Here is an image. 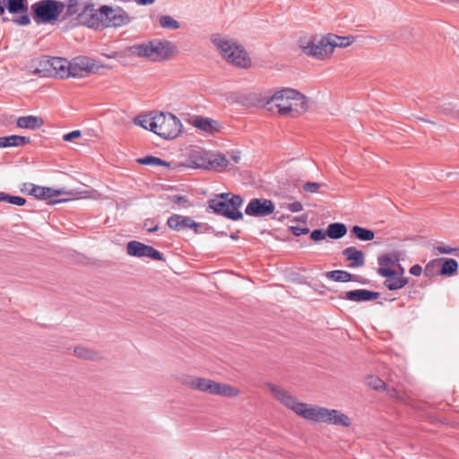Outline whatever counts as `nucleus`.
Instances as JSON below:
<instances>
[{"instance_id": "obj_14", "label": "nucleus", "mask_w": 459, "mask_h": 459, "mask_svg": "<svg viewBox=\"0 0 459 459\" xmlns=\"http://www.w3.org/2000/svg\"><path fill=\"white\" fill-rule=\"evenodd\" d=\"M332 409L307 403L302 411L300 418L314 423H329Z\"/></svg>"}, {"instance_id": "obj_29", "label": "nucleus", "mask_w": 459, "mask_h": 459, "mask_svg": "<svg viewBox=\"0 0 459 459\" xmlns=\"http://www.w3.org/2000/svg\"><path fill=\"white\" fill-rule=\"evenodd\" d=\"M326 277L329 280L339 281V282H347L351 281L352 275L342 270L331 271L326 273Z\"/></svg>"}, {"instance_id": "obj_21", "label": "nucleus", "mask_w": 459, "mask_h": 459, "mask_svg": "<svg viewBox=\"0 0 459 459\" xmlns=\"http://www.w3.org/2000/svg\"><path fill=\"white\" fill-rule=\"evenodd\" d=\"M399 257L395 254H385L378 257L377 273L380 276H390L393 273L394 267L398 264Z\"/></svg>"}, {"instance_id": "obj_49", "label": "nucleus", "mask_w": 459, "mask_h": 459, "mask_svg": "<svg viewBox=\"0 0 459 459\" xmlns=\"http://www.w3.org/2000/svg\"><path fill=\"white\" fill-rule=\"evenodd\" d=\"M138 5H151L156 2V0H134Z\"/></svg>"}, {"instance_id": "obj_1", "label": "nucleus", "mask_w": 459, "mask_h": 459, "mask_svg": "<svg viewBox=\"0 0 459 459\" xmlns=\"http://www.w3.org/2000/svg\"><path fill=\"white\" fill-rule=\"evenodd\" d=\"M355 42V38L327 33L322 36L304 35L299 38L298 47L307 56L317 61L329 60L336 48H346Z\"/></svg>"}, {"instance_id": "obj_17", "label": "nucleus", "mask_w": 459, "mask_h": 459, "mask_svg": "<svg viewBox=\"0 0 459 459\" xmlns=\"http://www.w3.org/2000/svg\"><path fill=\"white\" fill-rule=\"evenodd\" d=\"M168 226L176 231L191 230L195 234L201 233L202 224L195 221L191 217L173 214L167 221Z\"/></svg>"}, {"instance_id": "obj_12", "label": "nucleus", "mask_w": 459, "mask_h": 459, "mask_svg": "<svg viewBox=\"0 0 459 459\" xmlns=\"http://www.w3.org/2000/svg\"><path fill=\"white\" fill-rule=\"evenodd\" d=\"M63 64V57L44 56L30 60L27 68L30 73L40 77L60 78V72L64 71Z\"/></svg>"}, {"instance_id": "obj_24", "label": "nucleus", "mask_w": 459, "mask_h": 459, "mask_svg": "<svg viewBox=\"0 0 459 459\" xmlns=\"http://www.w3.org/2000/svg\"><path fill=\"white\" fill-rule=\"evenodd\" d=\"M347 261H350V267H361L365 264L364 253L354 247H349L342 251Z\"/></svg>"}, {"instance_id": "obj_2", "label": "nucleus", "mask_w": 459, "mask_h": 459, "mask_svg": "<svg viewBox=\"0 0 459 459\" xmlns=\"http://www.w3.org/2000/svg\"><path fill=\"white\" fill-rule=\"evenodd\" d=\"M211 42L220 57L230 66L249 70L255 67L251 53L238 39L223 34H212Z\"/></svg>"}, {"instance_id": "obj_34", "label": "nucleus", "mask_w": 459, "mask_h": 459, "mask_svg": "<svg viewBox=\"0 0 459 459\" xmlns=\"http://www.w3.org/2000/svg\"><path fill=\"white\" fill-rule=\"evenodd\" d=\"M366 384L368 386L377 391L385 390L386 388L385 382L381 378L374 376L368 377L366 380Z\"/></svg>"}, {"instance_id": "obj_40", "label": "nucleus", "mask_w": 459, "mask_h": 459, "mask_svg": "<svg viewBox=\"0 0 459 459\" xmlns=\"http://www.w3.org/2000/svg\"><path fill=\"white\" fill-rule=\"evenodd\" d=\"M321 185L319 183H316V182H308V183H306L304 186H303V188L306 192H308V193H316L319 188H320Z\"/></svg>"}, {"instance_id": "obj_8", "label": "nucleus", "mask_w": 459, "mask_h": 459, "mask_svg": "<svg viewBox=\"0 0 459 459\" xmlns=\"http://www.w3.org/2000/svg\"><path fill=\"white\" fill-rule=\"evenodd\" d=\"M129 22V17L120 8H112L107 5L100 7L91 16L90 25L96 28L121 27Z\"/></svg>"}, {"instance_id": "obj_11", "label": "nucleus", "mask_w": 459, "mask_h": 459, "mask_svg": "<svg viewBox=\"0 0 459 459\" xmlns=\"http://www.w3.org/2000/svg\"><path fill=\"white\" fill-rule=\"evenodd\" d=\"M21 190L22 193L30 195L37 199L44 200L49 204H55L71 200L70 198L57 199V197L64 195L75 196L84 194V192L82 191H65V189H56L53 187L37 186L32 183H24Z\"/></svg>"}, {"instance_id": "obj_36", "label": "nucleus", "mask_w": 459, "mask_h": 459, "mask_svg": "<svg viewBox=\"0 0 459 459\" xmlns=\"http://www.w3.org/2000/svg\"><path fill=\"white\" fill-rule=\"evenodd\" d=\"M16 126L22 129L32 130V116L20 117L16 119Z\"/></svg>"}, {"instance_id": "obj_32", "label": "nucleus", "mask_w": 459, "mask_h": 459, "mask_svg": "<svg viewBox=\"0 0 459 459\" xmlns=\"http://www.w3.org/2000/svg\"><path fill=\"white\" fill-rule=\"evenodd\" d=\"M7 10L12 13H25L27 10L26 0H8Z\"/></svg>"}, {"instance_id": "obj_16", "label": "nucleus", "mask_w": 459, "mask_h": 459, "mask_svg": "<svg viewBox=\"0 0 459 459\" xmlns=\"http://www.w3.org/2000/svg\"><path fill=\"white\" fill-rule=\"evenodd\" d=\"M126 252L131 256L150 257L153 260L160 261L162 255L152 247L141 243L139 241H130L126 245Z\"/></svg>"}, {"instance_id": "obj_13", "label": "nucleus", "mask_w": 459, "mask_h": 459, "mask_svg": "<svg viewBox=\"0 0 459 459\" xmlns=\"http://www.w3.org/2000/svg\"><path fill=\"white\" fill-rule=\"evenodd\" d=\"M65 7V4L56 0H41L31 6L34 12V19L39 23L56 21L64 12Z\"/></svg>"}, {"instance_id": "obj_26", "label": "nucleus", "mask_w": 459, "mask_h": 459, "mask_svg": "<svg viewBox=\"0 0 459 459\" xmlns=\"http://www.w3.org/2000/svg\"><path fill=\"white\" fill-rule=\"evenodd\" d=\"M30 143V139L21 135H9L0 137V148L4 147H20Z\"/></svg>"}, {"instance_id": "obj_31", "label": "nucleus", "mask_w": 459, "mask_h": 459, "mask_svg": "<svg viewBox=\"0 0 459 459\" xmlns=\"http://www.w3.org/2000/svg\"><path fill=\"white\" fill-rule=\"evenodd\" d=\"M458 270V263L452 258L445 260L440 270V275H453Z\"/></svg>"}, {"instance_id": "obj_9", "label": "nucleus", "mask_w": 459, "mask_h": 459, "mask_svg": "<svg viewBox=\"0 0 459 459\" xmlns=\"http://www.w3.org/2000/svg\"><path fill=\"white\" fill-rule=\"evenodd\" d=\"M243 204V199L239 195H230V194H221L216 198L209 201V208L214 212L221 214L229 219L238 221L243 218L239 207Z\"/></svg>"}, {"instance_id": "obj_51", "label": "nucleus", "mask_w": 459, "mask_h": 459, "mask_svg": "<svg viewBox=\"0 0 459 459\" xmlns=\"http://www.w3.org/2000/svg\"><path fill=\"white\" fill-rule=\"evenodd\" d=\"M10 195L4 192H0V202H8Z\"/></svg>"}, {"instance_id": "obj_4", "label": "nucleus", "mask_w": 459, "mask_h": 459, "mask_svg": "<svg viewBox=\"0 0 459 459\" xmlns=\"http://www.w3.org/2000/svg\"><path fill=\"white\" fill-rule=\"evenodd\" d=\"M268 106L271 111H277L281 116L297 117L308 108V98L293 88H282L265 101H259Z\"/></svg>"}, {"instance_id": "obj_20", "label": "nucleus", "mask_w": 459, "mask_h": 459, "mask_svg": "<svg viewBox=\"0 0 459 459\" xmlns=\"http://www.w3.org/2000/svg\"><path fill=\"white\" fill-rule=\"evenodd\" d=\"M399 272L393 270L390 276H383L385 278L384 281L385 287L390 290H396L403 288L408 283V279L404 276V269L401 264H398Z\"/></svg>"}, {"instance_id": "obj_52", "label": "nucleus", "mask_w": 459, "mask_h": 459, "mask_svg": "<svg viewBox=\"0 0 459 459\" xmlns=\"http://www.w3.org/2000/svg\"><path fill=\"white\" fill-rule=\"evenodd\" d=\"M456 56L459 57V52H458V53H456Z\"/></svg>"}, {"instance_id": "obj_6", "label": "nucleus", "mask_w": 459, "mask_h": 459, "mask_svg": "<svg viewBox=\"0 0 459 459\" xmlns=\"http://www.w3.org/2000/svg\"><path fill=\"white\" fill-rule=\"evenodd\" d=\"M130 53L153 61L165 60L178 53L177 47L167 40H153L133 46Z\"/></svg>"}, {"instance_id": "obj_38", "label": "nucleus", "mask_w": 459, "mask_h": 459, "mask_svg": "<svg viewBox=\"0 0 459 459\" xmlns=\"http://www.w3.org/2000/svg\"><path fill=\"white\" fill-rule=\"evenodd\" d=\"M171 202H173L174 204H179V205H182L183 207H186L188 205V199L186 196L185 195H173L171 198H170Z\"/></svg>"}, {"instance_id": "obj_48", "label": "nucleus", "mask_w": 459, "mask_h": 459, "mask_svg": "<svg viewBox=\"0 0 459 459\" xmlns=\"http://www.w3.org/2000/svg\"><path fill=\"white\" fill-rule=\"evenodd\" d=\"M144 227L146 228L148 232H154V231L158 230V229H159L158 224H155V225H153L152 223L149 224L148 221H146L144 223Z\"/></svg>"}, {"instance_id": "obj_22", "label": "nucleus", "mask_w": 459, "mask_h": 459, "mask_svg": "<svg viewBox=\"0 0 459 459\" xmlns=\"http://www.w3.org/2000/svg\"><path fill=\"white\" fill-rule=\"evenodd\" d=\"M210 152L198 150L194 152L188 160V167L193 169H209Z\"/></svg>"}, {"instance_id": "obj_50", "label": "nucleus", "mask_w": 459, "mask_h": 459, "mask_svg": "<svg viewBox=\"0 0 459 459\" xmlns=\"http://www.w3.org/2000/svg\"><path fill=\"white\" fill-rule=\"evenodd\" d=\"M437 250L441 253V254H452L455 249L454 248H451V247H439L437 248Z\"/></svg>"}, {"instance_id": "obj_42", "label": "nucleus", "mask_w": 459, "mask_h": 459, "mask_svg": "<svg viewBox=\"0 0 459 459\" xmlns=\"http://www.w3.org/2000/svg\"><path fill=\"white\" fill-rule=\"evenodd\" d=\"M285 207H286V209H288L289 211H290L292 212H299L302 211V209H303V205L299 202H293L290 204H287Z\"/></svg>"}, {"instance_id": "obj_37", "label": "nucleus", "mask_w": 459, "mask_h": 459, "mask_svg": "<svg viewBox=\"0 0 459 459\" xmlns=\"http://www.w3.org/2000/svg\"><path fill=\"white\" fill-rule=\"evenodd\" d=\"M327 237L326 231L323 230H315L311 232L310 238L314 241H321L324 240Z\"/></svg>"}, {"instance_id": "obj_15", "label": "nucleus", "mask_w": 459, "mask_h": 459, "mask_svg": "<svg viewBox=\"0 0 459 459\" xmlns=\"http://www.w3.org/2000/svg\"><path fill=\"white\" fill-rule=\"evenodd\" d=\"M274 204L269 199L254 198L246 207L245 212L248 216L264 217L274 212Z\"/></svg>"}, {"instance_id": "obj_7", "label": "nucleus", "mask_w": 459, "mask_h": 459, "mask_svg": "<svg viewBox=\"0 0 459 459\" xmlns=\"http://www.w3.org/2000/svg\"><path fill=\"white\" fill-rule=\"evenodd\" d=\"M63 62L64 71L60 72L61 79L84 78L97 73L100 69L94 59L84 56H76L70 61L63 58Z\"/></svg>"}, {"instance_id": "obj_35", "label": "nucleus", "mask_w": 459, "mask_h": 459, "mask_svg": "<svg viewBox=\"0 0 459 459\" xmlns=\"http://www.w3.org/2000/svg\"><path fill=\"white\" fill-rule=\"evenodd\" d=\"M160 24L162 28L169 30H176L179 27V23L171 16L163 15L160 18Z\"/></svg>"}, {"instance_id": "obj_27", "label": "nucleus", "mask_w": 459, "mask_h": 459, "mask_svg": "<svg viewBox=\"0 0 459 459\" xmlns=\"http://www.w3.org/2000/svg\"><path fill=\"white\" fill-rule=\"evenodd\" d=\"M347 233V228L343 223L335 222L331 223L327 227L326 234L327 237L333 239H338L345 236Z\"/></svg>"}, {"instance_id": "obj_3", "label": "nucleus", "mask_w": 459, "mask_h": 459, "mask_svg": "<svg viewBox=\"0 0 459 459\" xmlns=\"http://www.w3.org/2000/svg\"><path fill=\"white\" fill-rule=\"evenodd\" d=\"M134 123L164 140H174L183 133L181 120L172 113L152 112L139 115L134 119Z\"/></svg>"}, {"instance_id": "obj_41", "label": "nucleus", "mask_w": 459, "mask_h": 459, "mask_svg": "<svg viewBox=\"0 0 459 459\" xmlns=\"http://www.w3.org/2000/svg\"><path fill=\"white\" fill-rule=\"evenodd\" d=\"M82 135V132L80 130H74L68 134L63 135V140L65 142H71L74 139L79 138Z\"/></svg>"}, {"instance_id": "obj_47", "label": "nucleus", "mask_w": 459, "mask_h": 459, "mask_svg": "<svg viewBox=\"0 0 459 459\" xmlns=\"http://www.w3.org/2000/svg\"><path fill=\"white\" fill-rule=\"evenodd\" d=\"M388 395L396 400H403V397L399 394L398 391L395 388L387 389Z\"/></svg>"}, {"instance_id": "obj_46", "label": "nucleus", "mask_w": 459, "mask_h": 459, "mask_svg": "<svg viewBox=\"0 0 459 459\" xmlns=\"http://www.w3.org/2000/svg\"><path fill=\"white\" fill-rule=\"evenodd\" d=\"M422 273V268L420 264H414L410 269V273L414 276H420Z\"/></svg>"}, {"instance_id": "obj_45", "label": "nucleus", "mask_w": 459, "mask_h": 459, "mask_svg": "<svg viewBox=\"0 0 459 459\" xmlns=\"http://www.w3.org/2000/svg\"><path fill=\"white\" fill-rule=\"evenodd\" d=\"M43 124L44 120L41 117L32 116V130L41 127Z\"/></svg>"}, {"instance_id": "obj_25", "label": "nucleus", "mask_w": 459, "mask_h": 459, "mask_svg": "<svg viewBox=\"0 0 459 459\" xmlns=\"http://www.w3.org/2000/svg\"><path fill=\"white\" fill-rule=\"evenodd\" d=\"M328 425L350 428L352 425L351 418L337 409H332Z\"/></svg>"}, {"instance_id": "obj_30", "label": "nucleus", "mask_w": 459, "mask_h": 459, "mask_svg": "<svg viewBox=\"0 0 459 459\" xmlns=\"http://www.w3.org/2000/svg\"><path fill=\"white\" fill-rule=\"evenodd\" d=\"M351 232L360 240L369 241L375 238V233L368 229L359 226H353Z\"/></svg>"}, {"instance_id": "obj_44", "label": "nucleus", "mask_w": 459, "mask_h": 459, "mask_svg": "<svg viewBox=\"0 0 459 459\" xmlns=\"http://www.w3.org/2000/svg\"><path fill=\"white\" fill-rule=\"evenodd\" d=\"M14 22L19 25H28L30 22V20L26 13H23L18 19H15Z\"/></svg>"}, {"instance_id": "obj_28", "label": "nucleus", "mask_w": 459, "mask_h": 459, "mask_svg": "<svg viewBox=\"0 0 459 459\" xmlns=\"http://www.w3.org/2000/svg\"><path fill=\"white\" fill-rule=\"evenodd\" d=\"M74 355L83 359L95 360L100 358L98 352L86 347H76L74 350Z\"/></svg>"}, {"instance_id": "obj_23", "label": "nucleus", "mask_w": 459, "mask_h": 459, "mask_svg": "<svg viewBox=\"0 0 459 459\" xmlns=\"http://www.w3.org/2000/svg\"><path fill=\"white\" fill-rule=\"evenodd\" d=\"M378 298V293L368 290H354L344 293L342 299L354 302L374 300Z\"/></svg>"}, {"instance_id": "obj_19", "label": "nucleus", "mask_w": 459, "mask_h": 459, "mask_svg": "<svg viewBox=\"0 0 459 459\" xmlns=\"http://www.w3.org/2000/svg\"><path fill=\"white\" fill-rule=\"evenodd\" d=\"M189 123L195 128L207 133L214 134L220 132L221 126L212 118L202 116H194L190 118Z\"/></svg>"}, {"instance_id": "obj_33", "label": "nucleus", "mask_w": 459, "mask_h": 459, "mask_svg": "<svg viewBox=\"0 0 459 459\" xmlns=\"http://www.w3.org/2000/svg\"><path fill=\"white\" fill-rule=\"evenodd\" d=\"M138 162L143 165H152V166H169V163L166 160H163L160 158L148 156L138 160Z\"/></svg>"}, {"instance_id": "obj_5", "label": "nucleus", "mask_w": 459, "mask_h": 459, "mask_svg": "<svg viewBox=\"0 0 459 459\" xmlns=\"http://www.w3.org/2000/svg\"><path fill=\"white\" fill-rule=\"evenodd\" d=\"M182 384L193 390L212 395L235 398L241 394L239 388L235 385L216 382L206 377L186 376L182 378Z\"/></svg>"}, {"instance_id": "obj_18", "label": "nucleus", "mask_w": 459, "mask_h": 459, "mask_svg": "<svg viewBox=\"0 0 459 459\" xmlns=\"http://www.w3.org/2000/svg\"><path fill=\"white\" fill-rule=\"evenodd\" d=\"M209 169L222 172L229 169L230 166L237 164L240 160V157L231 155L230 159L220 152H210Z\"/></svg>"}, {"instance_id": "obj_39", "label": "nucleus", "mask_w": 459, "mask_h": 459, "mask_svg": "<svg viewBox=\"0 0 459 459\" xmlns=\"http://www.w3.org/2000/svg\"><path fill=\"white\" fill-rule=\"evenodd\" d=\"M289 230L295 236L305 235L309 232V229L307 227H298V226H290Z\"/></svg>"}, {"instance_id": "obj_43", "label": "nucleus", "mask_w": 459, "mask_h": 459, "mask_svg": "<svg viewBox=\"0 0 459 459\" xmlns=\"http://www.w3.org/2000/svg\"><path fill=\"white\" fill-rule=\"evenodd\" d=\"M8 203L18 206H22L25 204L26 200L23 197L10 195Z\"/></svg>"}, {"instance_id": "obj_10", "label": "nucleus", "mask_w": 459, "mask_h": 459, "mask_svg": "<svg viewBox=\"0 0 459 459\" xmlns=\"http://www.w3.org/2000/svg\"><path fill=\"white\" fill-rule=\"evenodd\" d=\"M264 389L279 403L300 417L306 403L300 402L290 391L284 386L266 382Z\"/></svg>"}]
</instances>
